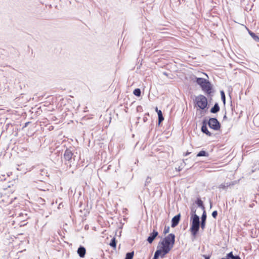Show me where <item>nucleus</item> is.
Listing matches in <instances>:
<instances>
[{"mask_svg":"<svg viewBox=\"0 0 259 259\" xmlns=\"http://www.w3.org/2000/svg\"><path fill=\"white\" fill-rule=\"evenodd\" d=\"M175 241V235L174 234H169L161 242H159L157 249L160 251L162 255H165L172 248Z\"/></svg>","mask_w":259,"mask_h":259,"instance_id":"nucleus-1","label":"nucleus"},{"mask_svg":"<svg viewBox=\"0 0 259 259\" xmlns=\"http://www.w3.org/2000/svg\"><path fill=\"white\" fill-rule=\"evenodd\" d=\"M192 223L190 228V231L193 236H196L197 235L199 228H200V221L199 217L195 214V211H194V214L191 217Z\"/></svg>","mask_w":259,"mask_h":259,"instance_id":"nucleus-2","label":"nucleus"},{"mask_svg":"<svg viewBox=\"0 0 259 259\" xmlns=\"http://www.w3.org/2000/svg\"><path fill=\"white\" fill-rule=\"evenodd\" d=\"M194 102L195 106L198 107L199 109L205 110L208 108L207 99L203 95H200L196 97Z\"/></svg>","mask_w":259,"mask_h":259,"instance_id":"nucleus-3","label":"nucleus"},{"mask_svg":"<svg viewBox=\"0 0 259 259\" xmlns=\"http://www.w3.org/2000/svg\"><path fill=\"white\" fill-rule=\"evenodd\" d=\"M209 126L214 130H218L220 128V124L218 120L215 118H211L208 121Z\"/></svg>","mask_w":259,"mask_h":259,"instance_id":"nucleus-4","label":"nucleus"},{"mask_svg":"<svg viewBox=\"0 0 259 259\" xmlns=\"http://www.w3.org/2000/svg\"><path fill=\"white\" fill-rule=\"evenodd\" d=\"M201 88L206 93L209 94L211 93L212 88L210 83L208 80L201 86Z\"/></svg>","mask_w":259,"mask_h":259,"instance_id":"nucleus-5","label":"nucleus"},{"mask_svg":"<svg viewBox=\"0 0 259 259\" xmlns=\"http://www.w3.org/2000/svg\"><path fill=\"white\" fill-rule=\"evenodd\" d=\"M73 153L69 149H66L64 153V158L66 161H70L73 156Z\"/></svg>","mask_w":259,"mask_h":259,"instance_id":"nucleus-6","label":"nucleus"},{"mask_svg":"<svg viewBox=\"0 0 259 259\" xmlns=\"http://www.w3.org/2000/svg\"><path fill=\"white\" fill-rule=\"evenodd\" d=\"M158 233L155 230H153L152 233L150 234V236L147 238V241L149 243H152L154 239L157 236Z\"/></svg>","mask_w":259,"mask_h":259,"instance_id":"nucleus-7","label":"nucleus"},{"mask_svg":"<svg viewBox=\"0 0 259 259\" xmlns=\"http://www.w3.org/2000/svg\"><path fill=\"white\" fill-rule=\"evenodd\" d=\"M206 220V213L205 210L203 211V214L201 217V222L200 224V227L202 230L205 228V222Z\"/></svg>","mask_w":259,"mask_h":259,"instance_id":"nucleus-8","label":"nucleus"},{"mask_svg":"<svg viewBox=\"0 0 259 259\" xmlns=\"http://www.w3.org/2000/svg\"><path fill=\"white\" fill-rule=\"evenodd\" d=\"M181 215L180 214H179L176 216H175L172 219V223H171V227H175L176 226H177L179 223L180 220Z\"/></svg>","mask_w":259,"mask_h":259,"instance_id":"nucleus-9","label":"nucleus"},{"mask_svg":"<svg viewBox=\"0 0 259 259\" xmlns=\"http://www.w3.org/2000/svg\"><path fill=\"white\" fill-rule=\"evenodd\" d=\"M86 253L85 248L84 247L80 246L78 248L77 253L81 257H83Z\"/></svg>","mask_w":259,"mask_h":259,"instance_id":"nucleus-10","label":"nucleus"},{"mask_svg":"<svg viewBox=\"0 0 259 259\" xmlns=\"http://www.w3.org/2000/svg\"><path fill=\"white\" fill-rule=\"evenodd\" d=\"M155 111L157 112L158 116V122L160 123L164 120V118L162 116V112L161 110H158L157 107L155 108Z\"/></svg>","mask_w":259,"mask_h":259,"instance_id":"nucleus-11","label":"nucleus"},{"mask_svg":"<svg viewBox=\"0 0 259 259\" xmlns=\"http://www.w3.org/2000/svg\"><path fill=\"white\" fill-rule=\"evenodd\" d=\"M201 131L203 133H205L206 135H207L208 136H211V134L210 132H209L208 130L207 127L206 126V125L205 124H203L201 127Z\"/></svg>","mask_w":259,"mask_h":259,"instance_id":"nucleus-12","label":"nucleus"},{"mask_svg":"<svg viewBox=\"0 0 259 259\" xmlns=\"http://www.w3.org/2000/svg\"><path fill=\"white\" fill-rule=\"evenodd\" d=\"M228 259H241L240 257L238 255H234L233 252H230L226 255V258Z\"/></svg>","mask_w":259,"mask_h":259,"instance_id":"nucleus-13","label":"nucleus"},{"mask_svg":"<svg viewBox=\"0 0 259 259\" xmlns=\"http://www.w3.org/2000/svg\"><path fill=\"white\" fill-rule=\"evenodd\" d=\"M164 256V255H162V253L160 252V251L157 249L155 252L153 259H158L159 256L161 257H163Z\"/></svg>","mask_w":259,"mask_h":259,"instance_id":"nucleus-14","label":"nucleus"},{"mask_svg":"<svg viewBox=\"0 0 259 259\" xmlns=\"http://www.w3.org/2000/svg\"><path fill=\"white\" fill-rule=\"evenodd\" d=\"M13 191L10 189H6L4 190L3 193V196H8V197L10 196V195L13 194Z\"/></svg>","mask_w":259,"mask_h":259,"instance_id":"nucleus-15","label":"nucleus"},{"mask_svg":"<svg viewBox=\"0 0 259 259\" xmlns=\"http://www.w3.org/2000/svg\"><path fill=\"white\" fill-rule=\"evenodd\" d=\"M206 81V79L203 78H196V82L200 87L202 86Z\"/></svg>","mask_w":259,"mask_h":259,"instance_id":"nucleus-16","label":"nucleus"},{"mask_svg":"<svg viewBox=\"0 0 259 259\" xmlns=\"http://www.w3.org/2000/svg\"><path fill=\"white\" fill-rule=\"evenodd\" d=\"M220 110V107L218 104H215L214 106L211 109L210 112L213 113L218 112Z\"/></svg>","mask_w":259,"mask_h":259,"instance_id":"nucleus-17","label":"nucleus"},{"mask_svg":"<svg viewBox=\"0 0 259 259\" xmlns=\"http://www.w3.org/2000/svg\"><path fill=\"white\" fill-rule=\"evenodd\" d=\"M250 36L254 39V40L258 42L259 41V36L256 35L255 33L252 32H249Z\"/></svg>","mask_w":259,"mask_h":259,"instance_id":"nucleus-18","label":"nucleus"},{"mask_svg":"<svg viewBox=\"0 0 259 259\" xmlns=\"http://www.w3.org/2000/svg\"><path fill=\"white\" fill-rule=\"evenodd\" d=\"M231 186L230 184H222L219 186L220 189L224 190L227 189L228 187Z\"/></svg>","mask_w":259,"mask_h":259,"instance_id":"nucleus-19","label":"nucleus"},{"mask_svg":"<svg viewBox=\"0 0 259 259\" xmlns=\"http://www.w3.org/2000/svg\"><path fill=\"white\" fill-rule=\"evenodd\" d=\"M110 246L113 247L114 249L116 247V241L115 238L112 239L111 242L109 244Z\"/></svg>","mask_w":259,"mask_h":259,"instance_id":"nucleus-20","label":"nucleus"},{"mask_svg":"<svg viewBox=\"0 0 259 259\" xmlns=\"http://www.w3.org/2000/svg\"><path fill=\"white\" fill-rule=\"evenodd\" d=\"M198 206L201 207L203 210H205V207L203 205V201L201 199H198L196 202Z\"/></svg>","mask_w":259,"mask_h":259,"instance_id":"nucleus-21","label":"nucleus"},{"mask_svg":"<svg viewBox=\"0 0 259 259\" xmlns=\"http://www.w3.org/2000/svg\"><path fill=\"white\" fill-rule=\"evenodd\" d=\"M208 154L207 153L204 151H200L197 155V156L200 157V156H208Z\"/></svg>","mask_w":259,"mask_h":259,"instance_id":"nucleus-22","label":"nucleus"},{"mask_svg":"<svg viewBox=\"0 0 259 259\" xmlns=\"http://www.w3.org/2000/svg\"><path fill=\"white\" fill-rule=\"evenodd\" d=\"M133 93L135 96L140 97L141 94V90L139 89H136L134 91Z\"/></svg>","mask_w":259,"mask_h":259,"instance_id":"nucleus-23","label":"nucleus"},{"mask_svg":"<svg viewBox=\"0 0 259 259\" xmlns=\"http://www.w3.org/2000/svg\"><path fill=\"white\" fill-rule=\"evenodd\" d=\"M134 256V252L127 253L125 259H133Z\"/></svg>","mask_w":259,"mask_h":259,"instance_id":"nucleus-24","label":"nucleus"},{"mask_svg":"<svg viewBox=\"0 0 259 259\" xmlns=\"http://www.w3.org/2000/svg\"><path fill=\"white\" fill-rule=\"evenodd\" d=\"M169 231V226H165L164 230H163V234H166L168 233Z\"/></svg>","mask_w":259,"mask_h":259,"instance_id":"nucleus-25","label":"nucleus"},{"mask_svg":"<svg viewBox=\"0 0 259 259\" xmlns=\"http://www.w3.org/2000/svg\"><path fill=\"white\" fill-rule=\"evenodd\" d=\"M221 97H222L223 101L225 103V95L223 91L221 92Z\"/></svg>","mask_w":259,"mask_h":259,"instance_id":"nucleus-26","label":"nucleus"},{"mask_svg":"<svg viewBox=\"0 0 259 259\" xmlns=\"http://www.w3.org/2000/svg\"><path fill=\"white\" fill-rule=\"evenodd\" d=\"M218 215V212L217 210H214L212 212V216L213 217V218H214V219H215L217 218V216Z\"/></svg>","mask_w":259,"mask_h":259,"instance_id":"nucleus-27","label":"nucleus"},{"mask_svg":"<svg viewBox=\"0 0 259 259\" xmlns=\"http://www.w3.org/2000/svg\"><path fill=\"white\" fill-rule=\"evenodd\" d=\"M203 256L205 258V259H210L211 255H203Z\"/></svg>","mask_w":259,"mask_h":259,"instance_id":"nucleus-28","label":"nucleus"},{"mask_svg":"<svg viewBox=\"0 0 259 259\" xmlns=\"http://www.w3.org/2000/svg\"><path fill=\"white\" fill-rule=\"evenodd\" d=\"M29 123H30L29 122H26L25 123V125L23 126V128H24V127H26L29 124Z\"/></svg>","mask_w":259,"mask_h":259,"instance_id":"nucleus-29","label":"nucleus"}]
</instances>
